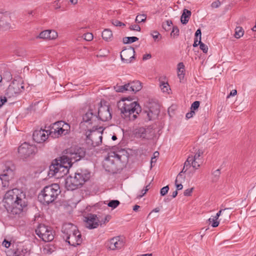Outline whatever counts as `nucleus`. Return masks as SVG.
<instances>
[{
	"instance_id": "obj_28",
	"label": "nucleus",
	"mask_w": 256,
	"mask_h": 256,
	"mask_svg": "<svg viewBox=\"0 0 256 256\" xmlns=\"http://www.w3.org/2000/svg\"><path fill=\"white\" fill-rule=\"evenodd\" d=\"M102 38L106 41H109L112 37V32L110 29H105L102 34Z\"/></svg>"
},
{
	"instance_id": "obj_5",
	"label": "nucleus",
	"mask_w": 256,
	"mask_h": 256,
	"mask_svg": "<svg viewBox=\"0 0 256 256\" xmlns=\"http://www.w3.org/2000/svg\"><path fill=\"white\" fill-rule=\"evenodd\" d=\"M90 173L86 172H77L74 176H69L66 180L65 185L68 190H73L78 188L90 178Z\"/></svg>"
},
{
	"instance_id": "obj_49",
	"label": "nucleus",
	"mask_w": 256,
	"mask_h": 256,
	"mask_svg": "<svg viewBox=\"0 0 256 256\" xmlns=\"http://www.w3.org/2000/svg\"><path fill=\"white\" fill-rule=\"evenodd\" d=\"M200 102L199 101H195L194 102L190 107V110H197L200 106Z\"/></svg>"
},
{
	"instance_id": "obj_43",
	"label": "nucleus",
	"mask_w": 256,
	"mask_h": 256,
	"mask_svg": "<svg viewBox=\"0 0 256 256\" xmlns=\"http://www.w3.org/2000/svg\"><path fill=\"white\" fill-rule=\"evenodd\" d=\"M93 34L90 32H87L84 34V38L87 41H90L93 39Z\"/></svg>"
},
{
	"instance_id": "obj_26",
	"label": "nucleus",
	"mask_w": 256,
	"mask_h": 256,
	"mask_svg": "<svg viewBox=\"0 0 256 256\" xmlns=\"http://www.w3.org/2000/svg\"><path fill=\"white\" fill-rule=\"evenodd\" d=\"M191 15V12L187 9H184L180 18V21L182 24H186L188 22L189 18Z\"/></svg>"
},
{
	"instance_id": "obj_31",
	"label": "nucleus",
	"mask_w": 256,
	"mask_h": 256,
	"mask_svg": "<svg viewBox=\"0 0 256 256\" xmlns=\"http://www.w3.org/2000/svg\"><path fill=\"white\" fill-rule=\"evenodd\" d=\"M128 86L129 84H128V83L123 86L116 85L114 87V88L116 92H124L128 90L129 91L130 89Z\"/></svg>"
},
{
	"instance_id": "obj_47",
	"label": "nucleus",
	"mask_w": 256,
	"mask_h": 256,
	"mask_svg": "<svg viewBox=\"0 0 256 256\" xmlns=\"http://www.w3.org/2000/svg\"><path fill=\"white\" fill-rule=\"evenodd\" d=\"M169 190V186H166L163 187L161 188L160 190V194L162 196H165L168 192Z\"/></svg>"
},
{
	"instance_id": "obj_23",
	"label": "nucleus",
	"mask_w": 256,
	"mask_h": 256,
	"mask_svg": "<svg viewBox=\"0 0 256 256\" xmlns=\"http://www.w3.org/2000/svg\"><path fill=\"white\" fill-rule=\"evenodd\" d=\"M11 85L14 87L15 91H16V93L18 94H20L24 90V83L20 78H18L17 79H14Z\"/></svg>"
},
{
	"instance_id": "obj_15",
	"label": "nucleus",
	"mask_w": 256,
	"mask_h": 256,
	"mask_svg": "<svg viewBox=\"0 0 256 256\" xmlns=\"http://www.w3.org/2000/svg\"><path fill=\"white\" fill-rule=\"evenodd\" d=\"M134 48L130 46L123 50L120 52L122 61L126 64L130 62L132 59L134 58Z\"/></svg>"
},
{
	"instance_id": "obj_36",
	"label": "nucleus",
	"mask_w": 256,
	"mask_h": 256,
	"mask_svg": "<svg viewBox=\"0 0 256 256\" xmlns=\"http://www.w3.org/2000/svg\"><path fill=\"white\" fill-rule=\"evenodd\" d=\"M146 19V15L144 14H138L136 16L135 22L136 23H140L142 22H144Z\"/></svg>"
},
{
	"instance_id": "obj_44",
	"label": "nucleus",
	"mask_w": 256,
	"mask_h": 256,
	"mask_svg": "<svg viewBox=\"0 0 256 256\" xmlns=\"http://www.w3.org/2000/svg\"><path fill=\"white\" fill-rule=\"evenodd\" d=\"M212 174L214 175V180H217L220 174V169H218L216 170L214 172L212 173Z\"/></svg>"
},
{
	"instance_id": "obj_37",
	"label": "nucleus",
	"mask_w": 256,
	"mask_h": 256,
	"mask_svg": "<svg viewBox=\"0 0 256 256\" xmlns=\"http://www.w3.org/2000/svg\"><path fill=\"white\" fill-rule=\"evenodd\" d=\"M192 161H194L192 156H189L186 160L184 163V168H186L188 170L192 166Z\"/></svg>"
},
{
	"instance_id": "obj_12",
	"label": "nucleus",
	"mask_w": 256,
	"mask_h": 256,
	"mask_svg": "<svg viewBox=\"0 0 256 256\" xmlns=\"http://www.w3.org/2000/svg\"><path fill=\"white\" fill-rule=\"evenodd\" d=\"M99 104H100V106L96 108L98 121L106 122L110 120L112 118V114L110 111V106L108 105L102 106L101 102Z\"/></svg>"
},
{
	"instance_id": "obj_19",
	"label": "nucleus",
	"mask_w": 256,
	"mask_h": 256,
	"mask_svg": "<svg viewBox=\"0 0 256 256\" xmlns=\"http://www.w3.org/2000/svg\"><path fill=\"white\" fill-rule=\"evenodd\" d=\"M11 16L8 12H0V26L6 28H10Z\"/></svg>"
},
{
	"instance_id": "obj_30",
	"label": "nucleus",
	"mask_w": 256,
	"mask_h": 256,
	"mask_svg": "<svg viewBox=\"0 0 256 256\" xmlns=\"http://www.w3.org/2000/svg\"><path fill=\"white\" fill-rule=\"evenodd\" d=\"M184 66L182 62H180L178 64V76L179 78L180 81L184 78Z\"/></svg>"
},
{
	"instance_id": "obj_54",
	"label": "nucleus",
	"mask_w": 256,
	"mask_h": 256,
	"mask_svg": "<svg viewBox=\"0 0 256 256\" xmlns=\"http://www.w3.org/2000/svg\"><path fill=\"white\" fill-rule=\"evenodd\" d=\"M112 24L115 26H124L125 24L118 20H115L112 22Z\"/></svg>"
},
{
	"instance_id": "obj_8",
	"label": "nucleus",
	"mask_w": 256,
	"mask_h": 256,
	"mask_svg": "<svg viewBox=\"0 0 256 256\" xmlns=\"http://www.w3.org/2000/svg\"><path fill=\"white\" fill-rule=\"evenodd\" d=\"M37 152V148L32 144L24 142L18 148L19 157L22 160L32 158Z\"/></svg>"
},
{
	"instance_id": "obj_18",
	"label": "nucleus",
	"mask_w": 256,
	"mask_h": 256,
	"mask_svg": "<svg viewBox=\"0 0 256 256\" xmlns=\"http://www.w3.org/2000/svg\"><path fill=\"white\" fill-rule=\"evenodd\" d=\"M160 106L154 104V106H150L148 111H145L144 114L147 116V120H150L158 117L160 113Z\"/></svg>"
},
{
	"instance_id": "obj_21",
	"label": "nucleus",
	"mask_w": 256,
	"mask_h": 256,
	"mask_svg": "<svg viewBox=\"0 0 256 256\" xmlns=\"http://www.w3.org/2000/svg\"><path fill=\"white\" fill-rule=\"evenodd\" d=\"M60 162L59 163L60 165H62V168H63V170H65L66 172L68 170V168H70L72 164L74 162V160L70 158V154H67L66 156H62L60 157Z\"/></svg>"
},
{
	"instance_id": "obj_64",
	"label": "nucleus",
	"mask_w": 256,
	"mask_h": 256,
	"mask_svg": "<svg viewBox=\"0 0 256 256\" xmlns=\"http://www.w3.org/2000/svg\"><path fill=\"white\" fill-rule=\"evenodd\" d=\"M200 42H201V40H198L197 39V38H194V43L193 44V46L194 47H196L198 46V45L200 46Z\"/></svg>"
},
{
	"instance_id": "obj_41",
	"label": "nucleus",
	"mask_w": 256,
	"mask_h": 256,
	"mask_svg": "<svg viewBox=\"0 0 256 256\" xmlns=\"http://www.w3.org/2000/svg\"><path fill=\"white\" fill-rule=\"evenodd\" d=\"M208 220L210 224L212 223V226L213 228L217 227L219 224L218 220L216 219L214 217L213 218H210Z\"/></svg>"
},
{
	"instance_id": "obj_61",
	"label": "nucleus",
	"mask_w": 256,
	"mask_h": 256,
	"mask_svg": "<svg viewBox=\"0 0 256 256\" xmlns=\"http://www.w3.org/2000/svg\"><path fill=\"white\" fill-rule=\"evenodd\" d=\"M152 38L156 40L158 37V36L160 35V33L157 31H154L151 34Z\"/></svg>"
},
{
	"instance_id": "obj_33",
	"label": "nucleus",
	"mask_w": 256,
	"mask_h": 256,
	"mask_svg": "<svg viewBox=\"0 0 256 256\" xmlns=\"http://www.w3.org/2000/svg\"><path fill=\"white\" fill-rule=\"evenodd\" d=\"M50 37V30H46L42 32L37 38L46 39Z\"/></svg>"
},
{
	"instance_id": "obj_50",
	"label": "nucleus",
	"mask_w": 256,
	"mask_h": 256,
	"mask_svg": "<svg viewBox=\"0 0 256 256\" xmlns=\"http://www.w3.org/2000/svg\"><path fill=\"white\" fill-rule=\"evenodd\" d=\"M130 30L140 32L141 28H140V27L138 25L134 24V25H131L130 26Z\"/></svg>"
},
{
	"instance_id": "obj_2",
	"label": "nucleus",
	"mask_w": 256,
	"mask_h": 256,
	"mask_svg": "<svg viewBox=\"0 0 256 256\" xmlns=\"http://www.w3.org/2000/svg\"><path fill=\"white\" fill-rule=\"evenodd\" d=\"M130 97L122 99V106L119 107L122 118L126 120L134 121L142 112V108L139 104L136 102H132Z\"/></svg>"
},
{
	"instance_id": "obj_11",
	"label": "nucleus",
	"mask_w": 256,
	"mask_h": 256,
	"mask_svg": "<svg viewBox=\"0 0 256 256\" xmlns=\"http://www.w3.org/2000/svg\"><path fill=\"white\" fill-rule=\"evenodd\" d=\"M82 122L89 124H96L98 121L97 109L94 105H90L88 111L83 116Z\"/></svg>"
},
{
	"instance_id": "obj_9",
	"label": "nucleus",
	"mask_w": 256,
	"mask_h": 256,
	"mask_svg": "<svg viewBox=\"0 0 256 256\" xmlns=\"http://www.w3.org/2000/svg\"><path fill=\"white\" fill-rule=\"evenodd\" d=\"M36 234L45 242H51L54 238V232L50 227L40 224L36 229Z\"/></svg>"
},
{
	"instance_id": "obj_35",
	"label": "nucleus",
	"mask_w": 256,
	"mask_h": 256,
	"mask_svg": "<svg viewBox=\"0 0 256 256\" xmlns=\"http://www.w3.org/2000/svg\"><path fill=\"white\" fill-rule=\"evenodd\" d=\"M138 40L136 36L124 37L123 38V42L124 44H131Z\"/></svg>"
},
{
	"instance_id": "obj_62",
	"label": "nucleus",
	"mask_w": 256,
	"mask_h": 256,
	"mask_svg": "<svg viewBox=\"0 0 256 256\" xmlns=\"http://www.w3.org/2000/svg\"><path fill=\"white\" fill-rule=\"evenodd\" d=\"M177 182L178 180L177 178H176L175 180V184L177 190H181L183 188L182 185L181 184H178Z\"/></svg>"
},
{
	"instance_id": "obj_34",
	"label": "nucleus",
	"mask_w": 256,
	"mask_h": 256,
	"mask_svg": "<svg viewBox=\"0 0 256 256\" xmlns=\"http://www.w3.org/2000/svg\"><path fill=\"white\" fill-rule=\"evenodd\" d=\"M58 124H60V126H62V128L64 130L66 134L69 133L70 127L68 124L65 122L64 121H58Z\"/></svg>"
},
{
	"instance_id": "obj_46",
	"label": "nucleus",
	"mask_w": 256,
	"mask_h": 256,
	"mask_svg": "<svg viewBox=\"0 0 256 256\" xmlns=\"http://www.w3.org/2000/svg\"><path fill=\"white\" fill-rule=\"evenodd\" d=\"M110 215H106L104 218H102L100 220V222H99L100 225H102V224H105L106 223L109 222V220L110 219Z\"/></svg>"
},
{
	"instance_id": "obj_32",
	"label": "nucleus",
	"mask_w": 256,
	"mask_h": 256,
	"mask_svg": "<svg viewBox=\"0 0 256 256\" xmlns=\"http://www.w3.org/2000/svg\"><path fill=\"white\" fill-rule=\"evenodd\" d=\"M244 30L242 27L236 26L235 28V33L234 36L236 38H239L243 36Z\"/></svg>"
},
{
	"instance_id": "obj_3",
	"label": "nucleus",
	"mask_w": 256,
	"mask_h": 256,
	"mask_svg": "<svg viewBox=\"0 0 256 256\" xmlns=\"http://www.w3.org/2000/svg\"><path fill=\"white\" fill-rule=\"evenodd\" d=\"M62 237L70 245L76 246L82 242L80 232L77 227L71 224H66L62 228Z\"/></svg>"
},
{
	"instance_id": "obj_24",
	"label": "nucleus",
	"mask_w": 256,
	"mask_h": 256,
	"mask_svg": "<svg viewBox=\"0 0 256 256\" xmlns=\"http://www.w3.org/2000/svg\"><path fill=\"white\" fill-rule=\"evenodd\" d=\"M149 131L148 129L144 127H140L135 129L134 134L137 138H146Z\"/></svg>"
},
{
	"instance_id": "obj_20",
	"label": "nucleus",
	"mask_w": 256,
	"mask_h": 256,
	"mask_svg": "<svg viewBox=\"0 0 256 256\" xmlns=\"http://www.w3.org/2000/svg\"><path fill=\"white\" fill-rule=\"evenodd\" d=\"M50 134L52 136L58 137L59 136H65L66 134L64 130L62 128V126L58 124V122H54L50 130Z\"/></svg>"
},
{
	"instance_id": "obj_40",
	"label": "nucleus",
	"mask_w": 256,
	"mask_h": 256,
	"mask_svg": "<svg viewBox=\"0 0 256 256\" xmlns=\"http://www.w3.org/2000/svg\"><path fill=\"white\" fill-rule=\"evenodd\" d=\"M3 78L6 81L9 82L12 79V74L10 72L6 71L4 72Z\"/></svg>"
},
{
	"instance_id": "obj_17",
	"label": "nucleus",
	"mask_w": 256,
	"mask_h": 256,
	"mask_svg": "<svg viewBox=\"0 0 256 256\" xmlns=\"http://www.w3.org/2000/svg\"><path fill=\"white\" fill-rule=\"evenodd\" d=\"M48 132L42 129L40 130H36L34 131L32 135L34 140L37 143L44 142L48 138V134H46Z\"/></svg>"
},
{
	"instance_id": "obj_14",
	"label": "nucleus",
	"mask_w": 256,
	"mask_h": 256,
	"mask_svg": "<svg viewBox=\"0 0 256 256\" xmlns=\"http://www.w3.org/2000/svg\"><path fill=\"white\" fill-rule=\"evenodd\" d=\"M84 222L85 226L89 229H94L96 228L99 222H100V220L98 218L96 214H90L84 218Z\"/></svg>"
},
{
	"instance_id": "obj_22",
	"label": "nucleus",
	"mask_w": 256,
	"mask_h": 256,
	"mask_svg": "<svg viewBox=\"0 0 256 256\" xmlns=\"http://www.w3.org/2000/svg\"><path fill=\"white\" fill-rule=\"evenodd\" d=\"M62 165H60L57 162L56 164L52 163L50 166V171L48 172L49 175H52V176H56L57 177H60L61 176L60 174H58L59 173V171L60 169H63L62 168ZM65 170H62V171H64Z\"/></svg>"
},
{
	"instance_id": "obj_39",
	"label": "nucleus",
	"mask_w": 256,
	"mask_h": 256,
	"mask_svg": "<svg viewBox=\"0 0 256 256\" xmlns=\"http://www.w3.org/2000/svg\"><path fill=\"white\" fill-rule=\"evenodd\" d=\"M9 256H20V251L16 248L11 249L8 251Z\"/></svg>"
},
{
	"instance_id": "obj_7",
	"label": "nucleus",
	"mask_w": 256,
	"mask_h": 256,
	"mask_svg": "<svg viewBox=\"0 0 256 256\" xmlns=\"http://www.w3.org/2000/svg\"><path fill=\"white\" fill-rule=\"evenodd\" d=\"M102 128L100 127L98 130H88L86 133V142L92 147L99 146L102 142Z\"/></svg>"
},
{
	"instance_id": "obj_29",
	"label": "nucleus",
	"mask_w": 256,
	"mask_h": 256,
	"mask_svg": "<svg viewBox=\"0 0 256 256\" xmlns=\"http://www.w3.org/2000/svg\"><path fill=\"white\" fill-rule=\"evenodd\" d=\"M18 94L16 93V91H15L14 87L12 86L10 84L6 89L5 95L8 98H10L11 97L16 96Z\"/></svg>"
},
{
	"instance_id": "obj_4",
	"label": "nucleus",
	"mask_w": 256,
	"mask_h": 256,
	"mask_svg": "<svg viewBox=\"0 0 256 256\" xmlns=\"http://www.w3.org/2000/svg\"><path fill=\"white\" fill-rule=\"evenodd\" d=\"M60 192V186L56 184L46 186L38 196L39 201L44 205L52 202Z\"/></svg>"
},
{
	"instance_id": "obj_60",
	"label": "nucleus",
	"mask_w": 256,
	"mask_h": 256,
	"mask_svg": "<svg viewBox=\"0 0 256 256\" xmlns=\"http://www.w3.org/2000/svg\"><path fill=\"white\" fill-rule=\"evenodd\" d=\"M194 114H195L194 111L191 110L190 112H188L186 114V118L188 119L190 118H192Z\"/></svg>"
},
{
	"instance_id": "obj_27",
	"label": "nucleus",
	"mask_w": 256,
	"mask_h": 256,
	"mask_svg": "<svg viewBox=\"0 0 256 256\" xmlns=\"http://www.w3.org/2000/svg\"><path fill=\"white\" fill-rule=\"evenodd\" d=\"M165 76L160 78V86L163 92H168L169 88V85L167 82H164L163 80H165Z\"/></svg>"
},
{
	"instance_id": "obj_45",
	"label": "nucleus",
	"mask_w": 256,
	"mask_h": 256,
	"mask_svg": "<svg viewBox=\"0 0 256 256\" xmlns=\"http://www.w3.org/2000/svg\"><path fill=\"white\" fill-rule=\"evenodd\" d=\"M8 97L5 96H0V108L7 102Z\"/></svg>"
},
{
	"instance_id": "obj_16",
	"label": "nucleus",
	"mask_w": 256,
	"mask_h": 256,
	"mask_svg": "<svg viewBox=\"0 0 256 256\" xmlns=\"http://www.w3.org/2000/svg\"><path fill=\"white\" fill-rule=\"evenodd\" d=\"M124 246V242L119 236L111 238L107 244V246L111 250H120Z\"/></svg>"
},
{
	"instance_id": "obj_55",
	"label": "nucleus",
	"mask_w": 256,
	"mask_h": 256,
	"mask_svg": "<svg viewBox=\"0 0 256 256\" xmlns=\"http://www.w3.org/2000/svg\"><path fill=\"white\" fill-rule=\"evenodd\" d=\"M220 5V2L219 0H216L212 4V7L213 8H218Z\"/></svg>"
},
{
	"instance_id": "obj_63",
	"label": "nucleus",
	"mask_w": 256,
	"mask_h": 256,
	"mask_svg": "<svg viewBox=\"0 0 256 256\" xmlns=\"http://www.w3.org/2000/svg\"><path fill=\"white\" fill-rule=\"evenodd\" d=\"M54 7L55 10L58 9L60 8V6L59 4V0H56L54 2Z\"/></svg>"
},
{
	"instance_id": "obj_57",
	"label": "nucleus",
	"mask_w": 256,
	"mask_h": 256,
	"mask_svg": "<svg viewBox=\"0 0 256 256\" xmlns=\"http://www.w3.org/2000/svg\"><path fill=\"white\" fill-rule=\"evenodd\" d=\"M148 186L149 184L146 186L145 189H144L142 190V194L138 196V198H140L142 197L146 194L149 189L148 188Z\"/></svg>"
},
{
	"instance_id": "obj_59",
	"label": "nucleus",
	"mask_w": 256,
	"mask_h": 256,
	"mask_svg": "<svg viewBox=\"0 0 256 256\" xmlns=\"http://www.w3.org/2000/svg\"><path fill=\"white\" fill-rule=\"evenodd\" d=\"M201 36H202L201 30L199 28V29L197 30L196 31V33H195V36H196L195 38H197V39H198V37L199 40H201Z\"/></svg>"
},
{
	"instance_id": "obj_42",
	"label": "nucleus",
	"mask_w": 256,
	"mask_h": 256,
	"mask_svg": "<svg viewBox=\"0 0 256 256\" xmlns=\"http://www.w3.org/2000/svg\"><path fill=\"white\" fill-rule=\"evenodd\" d=\"M172 24V20H166V23L162 24V28L166 30H168L170 29V26Z\"/></svg>"
},
{
	"instance_id": "obj_1",
	"label": "nucleus",
	"mask_w": 256,
	"mask_h": 256,
	"mask_svg": "<svg viewBox=\"0 0 256 256\" xmlns=\"http://www.w3.org/2000/svg\"><path fill=\"white\" fill-rule=\"evenodd\" d=\"M24 194L18 189L14 188L8 191L2 200V205L10 216H19L23 208L26 206Z\"/></svg>"
},
{
	"instance_id": "obj_10",
	"label": "nucleus",
	"mask_w": 256,
	"mask_h": 256,
	"mask_svg": "<svg viewBox=\"0 0 256 256\" xmlns=\"http://www.w3.org/2000/svg\"><path fill=\"white\" fill-rule=\"evenodd\" d=\"M15 170L16 167L14 164L6 165L5 168L4 170L2 173L0 175V179L2 180L4 188H8V186L10 180L14 176Z\"/></svg>"
},
{
	"instance_id": "obj_52",
	"label": "nucleus",
	"mask_w": 256,
	"mask_h": 256,
	"mask_svg": "<svg viewBox=\"0 0 256 256\" xmlns=\"http://www.w3.org/2000/svg\"><path fill=\"white\" fill-rule=\"evenodd\" d=\"M194 188L186 189L184 190V196H190L192 194Z\"/></svg>"
},
{
	"instance_id": "obj_53",
	"label": "nucleus",
	"mask_w": 256,
	"mask_h": 256,
	"mask_svg": "<svg viewBox=\"0 0 256 256\" xmlns=\"http://www.w3.org/2000/svg\"><path fill=\"white\" fill-rule=\"evenodd\" d=\"M192 166L193 168L198 169L200 166V164L194 158V161H192Z\"/></svg>"
},
{
	"instance_id": "obj_51",
	"label": "nucleus",
	"mask_w": 256,
	"mask_h": 256,
	"mask_svg": "<svg viewBox=\"0 0 256 256\" xmlns=\"http://www.w3.org/2000/svg\"><path fill=\"white\" fill-rule=\"evenodd\" d=\"M171 36H178L179 34V29L177 26H173L172 30L170 34Z\"/></svg>"
},
{
	"instance_id": "obj_38",
	"label": "nucleus",
	"mask_w": 256,
	"mask_h": 256,
	"mask_svg": "<svg viewBox=\"0 0 256 256\" xmlns=\"http://www.w3.org/2000/svg\"><path fill=\"white\" fill-rule=\"evenodd\" d=\"M120 204L118 200H112L108 204V206L112 208H116Z\"/></svg>"
},
{
	"instance_id": "obj_48",
	"label": "nucleus",
	"mask_w": 256,
	"mask_h": 256,
	"mask_svg": "<svg viewBox=\"0 0 256 256\" xmlns=\"http://www.w3.org/2000/svg\"><path fill=\"white\" fill-rule=\"evenodd\" d=\"M200 49L203 52L206 54L208 51V46L202 42H200Z\"/></svg>"
},
{
	"instance_id": "obj_6",
	"label": "nucleus",
	"mask_w": 256,
	"mask_h": 256,
	"mask_svg": "<svg viewBox=\"0 0 256 256\" xmlns=\"http://www.w3.org/2000/svg\"><path fill=\"white\" fill-rule=\"evenodd\" d=\"M121 158L122 156L115 152L109 153L103 162V167L106 171L116 173L122 169Z\"/></svg>"
},
{
	"instance_id": "obj_56",
	"label": "nucleus",
	"mask_w": 256,
	"mask_h": 256,
	"mask_svg": "<svg viewBox=\"0 0 256 256\" xmlns=\"http://www.w3.org/2000/svg\"><path fill=\"white\" fill-rule=\"evenodd\" d=\"M58 36L57 32L54 30H50V39H54Z\"/></svg>"
},
{
	"instance_id": "obj_13",
	"label": "nucleus",
	"mask_w": 256,
	"mask_h": 256,
	"mask_svg": "<svg viewBox=\"0 0 256 256\" xmlns=\"http://www.w3.org/2000/svg\"><path fill=\"white\" fill-rule=\"evenodd\" d=\"M66 154H70V158L74 160V162H76L82 158H84L86 155L85 150L80 147L75 146L70 148L67 150Z\"/></svg>"
},
{
	"instance_id": "obj_25",
	"label": "nucleus",
	"mask_w": 256,
	"mask_h": 256,
	"mask_svg": "<svg viewBox=\"0 0 256 256\" xmlns=\"http://www.w3.org/2000/svg\"><path fill=\"white\" fill-rule=\"evenodd\" d=\"M128 84H129V91L134 93L140 91L142 88V83L138 80L132 81L128 82Z\"/></svg>"
},
{
	"instance_id": "obj_58",
	"label": "nucleus",
	"mask_w": 256,
	"mask_h": 256,
	"mask_svg": "<svg viewBox=\"0 0 256 256\" xmlns=\"http://www.w3.org/2000/svg\"><path fill=\"white\" fill-rule=\"evenodd\" d=\"M202 154V152L200 150H198V152L195 154V155L194 156H192V158H194L195 160H196L199 158Z\"/></svg>"
}]
</instances>
